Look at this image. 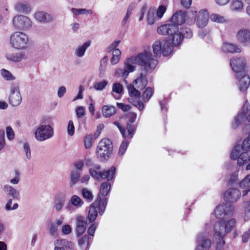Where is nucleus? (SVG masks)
I'll list each match as a JSON object with an SVG mask.
<instances>
[{
    "label": "nucleus",
    "mask_w": 250,
    "mask_h": 250,
    "mask_svg": "<svg viewBox=\"0 0 250 250\" xmlns=\"http://www.w3.org/2000/svg\"><path fill=\"white\" fill-rule=\"evenodd\" d=\"M151 52L144 51L139 53L136 56H133L125 61L123 68L118 69L115 73L116 76L121 75L124 78V82L127 83L125 79L128 76L130 72H132L136 70V66L134 65L136 64L140 66V69H143L146 72H150L152 69V63L146 62L148 61V57L151 54Z\"/></svg>",
    "instance_id": "f257e3e1"
},
{
    "label": "nucleus",
    "mask_w": 250,
    "mask_h": 250,
    "mask_svg": "<svg viewBox=\"0 0 250 250\" xmlns=\"http://www.w3.org/2000/svg\"><path fill=\"white\" fill-rule=\"evenodd\" d=\"M101 166L98 165H94L90 168L89 172L91 177L97 181L101 179H106L107 181L102 183L100 186V194L103 196H106L109 193L111 187V184L108 181L111 180L116 171V167L112 166L108 170L100 171Z\"/></svg>",
    "instance_id": "f03ea898"
},
{
    "label": "nucleus",
    "mask_w": 250,
    "mask_h": 250,
    "mask_svg": "<svg viewBox=\"0 0 250 250\" xmlns=\"http://www.w3.org/2000/svg\"><path fill=\"white\" fill-rule=\"evenodd\" d=\"M148 61H146L147 63L152 64L151 71L146 72L143 69H140L141 72L139 76L133 82L132 84H130L127 86L129 95L140 97L141 95L140 90H143L146 86L148 83L146 75L147 74L151 73L155 69L158 63L157 60L154 58L152 53L148 57Z\"/></svg>",
    "instance_id": "7ed1b4c3"
},
{
    "label": "nucleus",
    "mask_w": 250,
    "mask_h": 250,
    "mask_svg": "<svg viewBox=\"0 0 250 250\" xmlns=\"http://www.w3.org/2000/svg\"><path fill=\"white\" fill-rule=\"evenodd\" d=\"M178 31V27L173 24L168 23L159 26L157 28V32L162 35H167L166 41L169 42L176 46L179 45L180 37L179 34H175Z\"/></svg>",
    "instance_id": "20e7f679"
},
{
    "label": "nucleus",
    "mask_w": 250,
    "mask_h": 250,
    "mask_svg": "<svg viewBox=\"0 0 250 250\" xmlns=\"http://www.w3.org/2000/svg\"><path fill=\"white\" fill-rule=\"evenodd\" d=\"M107 204V199L106 198L102 199L100 195H98L96 200L89 207L87 215L89 222L92 223L96 220L98 215V209L99 214L102 215L105 210Z\"/></svg>",
    "instance_id": "39448f33"
},
{
    "label": "nucleus",
    "mask_w": 250,
    "mask_h": 250,
    "mask_svg": "<svg viewBox=\"0 0 250 250\" xmlns=\"http://www.w3.org/2000/svg\"><path fill=\"white\" fill-rule=\"evenodd\" d=\"M113 151V145L108 139H104L99 143L97 147V157L100 162L108 160Z\"/></svg>",
    "instance_id": "423d86ee"
},
{
    "label": "nucleus",
    "mask_w": 250,
    "mask_h": 250,
    "mask_svg": "<svg viewBox=\"0 0 250 250\" xmlns=\"http://www.w3.org/2000/svg\"><path fill=\"white\" fill-rule=\"evenodd\" d=\"M236 220L234 218H231L226 223L223 220L217 222L214 225V233L219 239L224 237L225 233H229L235 227Z\"/></svg>",
    "instance_id": "0eeeda50"
},
{
    "label": "nucleus",
    "mask_w": 250,
    "mask_h": 250,
    "mask_svg": "<svg viewBox=\"0 0 250 250\" xmlns=\"http://www.w3.org/2000/svg\"><path fill=\"white\" fill-rule=\"evenodd\" d=\"M28 38L26 34L16 32L10 37V43L12 47L17 49H23L26 47Z\"/></svg>",
    "instance_id": "6e6552de"
},
{
    "label": "nucleus",
    "mask_w": 250,
    "mask_h": 250,
    "mask_svg": "<svg viewBox=\"0 0 250 250\" xmlns=\"http://www.w3.org/2000/svg\"><path fill=\"white\" fill-rule=\"evenodd\" d=\"M174 45L167 41H157L153 45V51L156 56L163 54L167 56L172 52Z\"/></svg>",
    "instance_id": "1a4fd4ad"
},
{
    "label": "nucleus",
    "mask_w": 250,
    "mask_h": 250,
    "mask_svg": "<svg viewBox=\"0 0 250 250\" xmlns=\"http://www.w3.org/2000/svg\"><path fill=\"white\" fill-rule=\"evenodd\" d=\"M54 135L53 128L49 125H42L38 126L35 132V137L39 141H44Z\"/></svg>",
    "instance_id": "9d476101"
},
{
    "label": "nucleus",
    "mask_w": 250,
    "mask_h": 250,
    "mask_svg": "<svg viewBox=\"0 0 250 250\" xmlns=\"http://www.w3.org/2000/svg\"><path fill=\"white\" fill-rule=\"evenodd\" d=\"M32 23L31 20L25 16L19 15L13 18V26L18 30H27L31 27Z\"/></svg>",
    "instance_id": "9b49d317"
},
{
    "label": "nucleus",
    "mask_w": 250,
    "mask_h": 250,
    "mask_svg": "<svg viewBox=\"0 0 250 250\" xmlns=\"http://www.w3.org/2000/svg\"><path fill=\"white\" fill-rule=\"evenodd\" d=\"M10 103L14 106L19 105L21 102V97L18 83H12L10 86Z\"/></svg>",
    "instance_id": "f8f14e48"
},
{
    "label": "nucleus",
    "mask_w": 250,
    "mask_h": 250,
    "mask_svg": "<svg viewBox=\"0 0 250 250\" xmlns=\"http://www.w3.org/2000/svg\"><path fill=\"white\" fill-rule=\"evenodd\" d=\"M127 118L128 122L126 125V130L128 131L127 139H131L133 137L136 130L137 125L133 123L135 122L137 114L133 112H129L127 113Z\"/></svg>",
    "instance_id": "ddd939ff"
},
{
    "label": "nucleus",
    "mask_w": 250,
    "mask_h": 250,
    "mask_svg": "<svg viewBox=\"0 0 250 250\" xmlns=\"http://www.w3.org/2000/svg\"><path fill=\"white\" fill-rule=\"evenodd\" d=\"M236 37L238 42L244 46L250 44V30L247 28H242L236 33Z\"/></svg>",
    "instance_id": "4468645a"
},
{
    "label": "nucleus",
    "mask_w": 250,
    "mask_h": 250,
    "mask_svg": "<svg viewBox=\"0 0 250 250\" xmlns=\"http://www.w3.org/2000/svg\"><path fill=\"white\" fill-rule=\"evenodd\" d=\"M250 148V137H248L245 139L242 143L241 146L239 145L235 146L231 151L230 157L231 159L236 160L241 151H248Z\"/></svg>",
    "instance_id": "2eb2a0df"
},
{
    "label": "nucleus",
    "mask_w": 250,
    "mask_h": 250,
    "mask_svg": "<svg viewBox=\"0 0 250 250\" xmlns=\"http://www.w3.org/2000/svg\"><path fill=\"white\" fill-rule=\"evenodd\" d=\"M241 197L240 191L235 188L228 189L224 194V199L226 202L234 203L236 202Z\"/></svg>",
    "instance_id": "dca6fc26"
},
{
    "label": "nucleus",
    "mask_w": 250,
    "mask_h": 250,
    "mask_svg": "<svg viewBox=\"0 0 250 250\" xmlns=\"http://www.w3.org/2000/svg\"><path fill=\"white\" fill-rule=\"evenodd\" d=\"M246 60L243 57L232 58L230 60V65L236 73L241 72L245 68Z\"/></svg>",
    "instance_id": "f3484780"
},
{
    "label": "nucleus",
    "mask_w": 250,
    "mask_h": 250,
    "mask_svg": "<svg viewBox=\"0 0 250 250\" xmlns=\"http://www.w3.org/2000/svg\"><path fill=\"white\" fill-rule=\"evenodd\" d=\"M197 242L198 245L195 250H208L211 244V240L207 238L205 233L199 234L197 238Z\"/></svg>",
    "instance_id": "a211bd4d"
},
{
    "label": "nucleus",
    "mask_w": 250,
    "mask_h": 250,
    "mask_svg": "<svg viewBox=\"0 0 250 250\" xmlns=\"http://www.w3.org/2000/svg\"><path fill=\"white\" fill-rule=\"evenodd\" d=\"M208 11L206 9L201 10L198 12L196 18L197 26L199 28H204L208 24Z\"/></svg>",
    "instance_id": "6ab92c4d"
},
{
    "label": "nucleus",
    "mask_w": 250,
    "mask_h": 250,
    "mask_svg": "<svg viewBox=\"0 0 250 250\" xmlns=\"http://www.w3.org/2000/svg\"><path fill=\"white\" fill-rule=\"evenodd\" d=\"M36 20L41 23L46 24L52 22L53 20L52 15L44 11H38L34 14Z\"/></svg>",
    "instance_id": "aec40b11"
},
{
    "label": "nucleus",
    "mask_w": 250,
    "mask_h": 250,
    "mask_svg": "<svg viewBox=\"0 0 250 250\" xmlns=\"http://www.w3.org/2000/svg\"><path fill=\"white\" fill-rule=\"evenodd\" d=\"M76 232L78 237L81 236L85 231L87 222L84 217L83 216H78L77 217Z\"/></svg>",
    "instance_id": "412c9836"
},
{
    "label": "nucleus",
    "mask_w": 250,
    "mask_h": 250,
    "mask_svg": "<svg viewBox=\"0 0 250 250\" xmlns=\"http://www.w3.org/2000/svg\"><path fill=\"white\" fill-rule=\"evenodd\" d=\"M187 13L185 11L179 10L173 15L171 18V24L176 25L177 27L182 24L186 21Z\"/></svg>",
    "instance_id": "4be33fe9"
},
{
    "label": "nucleus",
    "mask_w": 250,
    "mask_h": 250,
    "mask_svg": "<svg viewBox=\"0 0 250 250\" xmlns=\"http://www.w3.org/2000/svg\"><path fill=\"white\" fill-rule=\"evenodd\" d=\"M236 78L239 79V88L241 92H245L249 87L250 84V77L248 75H245L242 76V74H238L236 75Z\"/></svg>",
    "instance_id": "5701e85b"
},
{
    "label": "nucleus",
    "mask_w": 250,
    "mask_h": 250,
    "mask_svg": "<svg viewBox=\"0 0 250 250\" xmlns=\"http://www.w3.org/2000/svg\"><path fill=\"white\" fill-rule=\"evenodd\" d=\"M249 107H250L249 104L246 101L244 104L241 112L234 119V123L232 124V127L233 128H235L240 125L246 114L250 110L249 109Z\"/></svg>",
    "instance_id": "b1692460"
},
{
    "label": "nucleus",
    "mask_w": 250,
    "mask_h": 250,
    "mask_svg": "<svg viewBox=\"0 0 250 250\" xmlns=\"http://www.w3.org/2000/svg\"><path fill=\"white\" fill-rule=\"evenodd\" d=\"M54 201L55 210L57 212L61 211L63 208L65 201L64 195L61 192L57 193L54 197Z\"/></svg>",
    "instance_id": "393cba45"
},
{
    "label": "nucleus",
    "mask_w": 250,
    "mask_h": 250,
    "mask_svg": "<svg viewBox=\"0 0 250 250\" xmlns=\"http://www.w3.org/2000/svg\"><path fill=\"white\" fill-rule=\"evenodd\" d=\"M222 49L224 52L231 53H239L242 51V48L239 45L229 42H224Z\"/></svg>",
    "instance_id": "a878e982"
},
{
    "label": "nucleus",
    "mask_w": 250,
    "mask_h": 250,
    "mask_svg": "<svg viewBox=\"0 0 250 250\" xmlns=\"http://www.w3.org/2000/svg\"><path fill=\"white\" fill-rule=\"evenodd\" d=\"M54 250H70L72 244L65 239L57 240L54 242Z\"/></svg>",
    "instance_id": "bb28decb"
},
{
    "label": "nucleus",
    "mask_w": 250,
    "mask_h": 250,
    "mask_svg": "<svg viewBox=\"0 0 250 250\" xmlns=\"http://www.w3.org/2000/svg\"><path fill=\"white\" fill-rule=\"evenodd\" d=\"M14 9L18 12L26 14L29 13L31 11V8L29 4L23 1H18L15 3Z\"/></svg>",
    "instance_id": "cd10ccee"
},
{
    "label": "nucleus",
    "mask_w": 250,
    "mask_h": 250,
    "mask_svg": "<svg viewBox=\"0 0 250 250\" xmlns=\"http://www.w3.org/2000/svg\"><path fill=\"white\" fill-rule=\"evenodd\" d=\"M237 159V164L241 167L250 161V150L245 151L239 153Z\"/></svg>",
    "instance_id": "c85d7f7f"
},
{
    "label": "nucleus",
    "mask_w": 250,
    "mask_h": 250,
    "mask_svg": "<svg viewBox=\"0 0 250 250\" xmlns=\"http://www.w3.org/2000/svg\"><path fill=\"white\" fill-rule=\"evenodd\" d=\"M3 189L6 195L11 197L13 199H18L20 196L19 191L9 185H4Z\"/></svg>",
    "instance_id": "c756f323"
},
{
    "label": "nucleus",
    "mask_w": 250,
    "mask_h": 250,
    "mask_svg": "<svg viewBox=\"0 0 250 250\" xmlns=\"http://www.w3.org/2000/svg\"><path fill=\"white\" fill-rule=\"evenodd\" d=\"M90 41L85 42L82 45L78 46L75 49V54L76 56L81 58L84 55L86 49L90 46Z\"/></svg>",
    "instance_id": "7c9ffc66"
},
{
    "label": "nucleus",
    "mask_w": 250,
    "mask_h": 250,
    "mask_svg": "<svg viewBox=\"0 0 250 250\" xmlns=\"http://www.w3.org/2000/svg\"><path fill=\"white\" fill-rule=\"evenodd\" d=\"M103 115L105 118H109L116 112V108L115 106L111 105H105L102 107Z\"/></svg>",
    "instance_id": "2f4dec72"
},
{
    "label": "nucleus",
    "mask_w": 250,
    "mask_h": 250,
    "mask_svg": "<svg viewBox=\"0 0 250 250\" xmlns=\"http://www.w3.org/2000/svg\"><path fill=\"white\" fill-rule=\"evenodd\" d=\"M175 34H179L180 37V41L179 42V44L181 43L183 38H191L192 36V33L191 29L187 27L181 29L179 31V28H178V31L176 32Z\"/></svg>",
    "instance_id": "473e14b6"
},
{
    "label": "nucleus",
    "mask_w": 250,
    "mask_h": 250,
    "mask_svg": "<svg viewBox=\"0 0 250 250\" xmlns=\"http://www.w3.org/2000/svg\"><path fill=\"white\" fill-rule=\"evenodd\" d=\"M130 97L128 99L129 102L140 111H142L144 108V104L142 102L137 100L140 97L132 96L131 95H130Z\"/></svg>",
    "instance_id": "72a5a7b5"
},
{
    "label": "nucleus",
    "mask_w": 250,
    "mask_h": 250,
    "mask_svg": "<svg viewBox=\"0 0 250 250\" xmlns=\"http://www.w3.org/2000/svg\"><path fill=\"white\" fill-rule=\"evenodd\" d=\"M6 58L7 60L14 62H20L22 59H24V55L23 53H9L6 54Z\"/></svg>",
    "instance_id": "f704fd0d"
},
{
    "label": "nucleus",
    "mask_w": 250,
    "mask_h": 250,
    "mask_svg": "<svg viewBox=\"0 0 250 250\" xmlns=\"http://www.w3.org/2000/svg\"><path fill=\"white\" fill-rule=\"evenodd\" d=\"M69 203L76 208H79L84 204V202L82 199L76 195L71 196Z\"/></svg>",
    "instance_id": "c9c22d12"
},
{
    "label": "nucleus",
    "mask_w": 250,
    "mask_h": 250,
    "mask_svg": "<svg viewBox=\"0 0 250 250\" xmlns=\"http://www.w3.org/2000/svg\"><path fill=\"white\" fill-rule=\"evenodd\" d=\"M153 94V90L150 87H147L145 88L142 94L140 97L142 98L144 102H147Z\"/></svg>",
    "instance_id": "e433bc0d"
},
{
    "label": "nucleus",
    "mask_w": 250,
    "mask_h": 250,
    "mask_svg": "<svg viewBox=\"0 0 250 250\" xmlns=\"http://www.w3.org/2000/svg\"><path fill=\"white\" fill-rule=\"evenodd\" d=\"M80 173L77 170H73L71 172L69 186L73 187L80 180Z\"/></svg>",
    "instance_id": "4c0bfd02"
},
{
    "label": "nucleus",
    "mask_w": 250,
    "mask_h": 250,
    "mask_svg": "<svg viewBox=\"0 0 250 250\" xmlns=\"http://www.w3.org/2000/svg\"><path fill=\"white\" fill-rule=\"evenodd\" d=\"M243 208L244 209V220L245 221H248L250 219V199L249 201L244 202Z\"/></svg>",
    "instance_id": "58836bf2"
},
{
    "label": "nucleus",
    "mask_w": 250,
    "mask_h": 250,
    "mask_svg": "<svg viewBox=\"0 0 250 250\" xmlns=\"http://www.w3.org/2000/svg\"><path fill=\"white\" fill-rule=\"evenodd\" d=\"M121 51L119 49H115L112 52V57L111 59V63L112 64H117L121 58Z\"/></svg>",
    "instance_id": "ea45409f"
},
{
    "label": "nucleus",
    "mask_w": 250,
    "mask_h": 250,
    "mask_svg": "<svg viewBox=\"0 0 250 250\" xmlns=\"http://www.w3.org/2000/svg\"><path fill=\"white\" fill-rule=\"evenodd\" d=\"M82 195L83 197L89 202H91L93 200L92 192L86 188H83L82 189Z\"/></svg>",
    "instance_id": "a19ab883"
},
{
    "label": "nucleus",
    "mask_w": 250,
    "mask_h": 250,
    "mask_svg": "<svg viewBox=\"0 0 250 250\" xmlns=\"http://www.w3.org/2000/svg\"><path fill=\"white\" fill-rule=\"evenodd\" d=\"M156 17L155 12L153 9H150L147 13V21L149 24L152 25L155 21Z\"/></svg>",
    "instance_id": "79ce46f5"
},
{
    "label": "nucleus",
    "mask_w": 250,
    "mask_h": 250,
    "mask_svg": "<svg viewBox=\"0 0 250 250\" xmlns=\"http://www.w3.org/2000/svg\"><path fill=\"white\" fill-rule=\"evenodd\" d=\"M0 73L2 77L7 81L14 80L15 77L12 75L11 72L5 69H2Z\"/></svg>",
    "instance_id": "37998d69"
},
{
    "label": "nucleus",
    "mask_w": 250,
    "mask_h": 250,
    "mask_svg": "<svg viewBox=\"0 0 250 250\" xmlns=\"http://www.w3.org/2000/svg\"><path fill=\"white\" fill-rule=\"evenodd\" d=\"M209 18L212 21L217 23H223L225 21V18L217 14H212Z\"/></svg>",
    "instance_id": "c03bdc74"
},
{
    "label": "nucleus",
    "mask_w": 250,
    "mask_h": 250,
    "mask_svg": "<svg viewBox=\"0 0 250 250\" xmlns=\"http://www.w3.org/2000/svg\"><path fill=\"white\" fill-rule=\"evenodd\" d=\"M107 85V82L105 80H103L101 82L96 83L93 84L94 88L97 91L103 90Z\"/></svg>",
    "instance_id": "a18cd8bd"
},
{
    "label": "nucleus",
    "mask_w": 250,
    "mask_h": 250,
    "mask_svg": "<svg viewBox=\"0 0 250 250\" xmlns=\"http://www.w3.org/2000/svg\"><path fill=\"white\" fill-rule=\"evenodd\" d=\"M243 7V5L241 1L235 0L232 2L231 6V9L233 11L241 10Z\"/></svg>",
    "instance_id": "49530a36"
},
{
    "label": "nucleus",
    "mask_w": 250,
    "mask_h": 250,
    "mask_svg": "<svg viewBox=\"0 0 250 250\" xmlns=\"http://www.w3.org/2000/svg\"><path fill=\"white\" fill-rule=\"evenodd\" d=\"M223 205H219L214 210V214L217 218H221L225 216L224 208Z\"/></svg>",
    "instance_id": "de8ad7c7"
},
{
    "label": "nucleus",
    "mask_w": 250,
    "mask_h": 250,
    "mask_svg": "<svg viewBox=\"0 0 250 250\" xmlns=\"http://www.w3.org/2000/svg\"><path fill=\"white\" fill-rule=\"evenodd\" d=\"M134 7V6L132 4L129 5V6H128L126 11V15L122 21V26H125V24L126 23L129 17L131 14L132 11L133 10Z\"/></svg>",
    "instance_id": "09e8293b"
},
{
    "label": "nucleus",
    "mask_w": 250,
    "mask_h": 250,
    "mask_svg": "<svg viewBox=\"0 0 250 250\" xmlns=\"http://www.w3.org/2000/svg\"><path fill=\"white\" fill-rule=\"evenodd\" d=\"M239 186L242 188H250V174L245 177V178L240 183Z\"/></svg>",
    "instance_id": "8fccbe9b"
},
{
    "label": "nucleus",
    "mask_w": 250,
    "mask_h": 250,
    "mask_svg": "<svg viewBox=\"0 0 250 250\" xmlns=\"http://www.w3.org/2000/svg\"><path fill=\"white\" fill-rule=\"evenodd\" d=\"M224 208L225 215H232L234 210V207L231 205L222 204Z\"/></svg>",
    "instance_id": "3c124183"
},
{
    "label": "nucleus",
    "mask_w": 250,
    "mask_h": 250,
    "mask_svg": "<svg viewBox=\"0 0 250 250\" xmlns=\"http://www.w3.org/2000/svg\"><path fill=\"white\" fill-rule=\"evenodd\" d=\"M113 124L118 128L123 137L124 138H127L128 131L126 132L125 128L123 127L118 122L115 121Z\"/></svg>",
    "instance_id": "603ef678"
},
{
    "label": "nucleus",
    "mask_w": 250,
    "mask_h": 250,
    "mask_svg": "<svg viewBox=\"0 0 250 250\" xmlns=\"http://www.w3.org/2000/svg\"><path fill=\"white\" fill-rule=\"evenodd\" d=\"M129 144V142L127 140H125L122 142L119 148V155L120 156H122L125 153L126 151L128 145Z\"/></svg>",
    "instance_id": "864d4df0"
},
{
    "label": "nucleus",
    "mask_w": 250,
    "mask_h": 250,
    "mask_svg": "<svg viewBox=\"0 0 250 250\" xmlns=\"http://www.w3.org/2000/svg\"><path fill=\"white\" fill-rule=\"evenodd\" d=\"M215 239L217 240L216 250H224V246L225 244V241L223 240L224 237L219 239L214 234Z\"/></svg>",
    "instance_id": "5fc2aeb1"
},
{
    "label": "nucleus",
    "mask_w": 250,
    "mask_h": 250,
    "mask_svg": "<svg viewBox=\"0 0 250 250\" xmlns=\"http://www.w3.org/2000/svg\"><path fill=\"white\" fill-rule=\"evenodd\" d=\"M5 146V132L2 129H0V151L4 148Z\"/></svg>",
    "instance_id": "6e6d98bb"
},
{
    "label": "nucleus",
    "mask_w": 250,
    "mask_h": 250,
    "mask_svg": "<svg viewBox=\"0 0 250 250\" xmlns=\"http://www.w3.org/2000/svg\"><path fill=\"white\" fill-rule=\"evenodd\" d=\"M6 133L8 139L10 141L13 140L15 138L14 132L10 126H8L6 128Z\"/></svg>",
    "instance_id": "4d7b16f0"
},
{
    "label": "nucleus",
    "mask_w": 250,
    "mask_h": 250,
    "mask_svg": "<svg viewBox=\"0 0 250 250\" xmlns=\"http://www.w3.org/2000/svg\"><path fill=\"white\" fill-rule=\"evenodd\" d=\"M112 91L118 94H121L123 91V87L119 83H114L112 85Z\"/></svg>",
    "instance_id": "13d9d810"
},
{
    "label": "nucleus",
    "mask_w": 250,
    "mask_h": 250,
    "mask_svg": "<svg viewBox=\"0 0 250 250\" xmlns=\"http://www.w3.org/2000/svg\"><path fill=\"white\" fill-rule=\"evenodd\" d=\"M92 135L89 134L86 135L84 139V147L86 149L89 148L92 146Z\"/></svg>",
    "instance_id": "bf43d9fd"
},
{
    "label": "nucleus",
    "mask_w": 250,
    "mask_h": 250,
    "mask_svg": "<svg viewBox=\"0 0 250 250\" xmlns=\"http://www.w3.org/2000/svg\"><path fill=\"white\" fill-rule=\"evenodd\" d=\"M12 203V200L9 199L5 205V208L6 210H15L18 208L19 205L17 203L14 204L13 206L11 207Z\"/></svg>",
    "instance_id": "052dcab7"
},
{
    "label": "nucleus",
    "mask_w": 250,
    "mask_h": 250,
    "mask_svg": "<svg viewBox=\"0 0 250 250\" xmlns=\"http://www.w3.org/2000/svg\"><path fill=\"white\" fill-rule=\"evenodd\" d=\"M167 10L166 7L164 5L159 6L157 11V16L159 19H161Z\"/></svg>",
    "instance_id": "680f3d73"
},
{
    "label": "nucleus",
    "mask_w": 250,
    "mask_h": 250,
    "mask_svg": "<svg viewBox=\"0 0 250 250\" xmlns=\"http://www.w3.org/2000/svg\"><path fill=\"white\" fill-rule=\"evenodd\" d=\"M75 127L72 121L70 120L68 122L67 125V133L69 135L73 136L74 134Z\"/></svg>",
    "instance_id": "e2e57ef3"
},
{
    "label": "nucleus",
    "mask_w": 250,
    "mask_h": 250,
    "mask_svg": "<svg viewBox=\"0 0 250 250\" xmlns=\"http://www.w3.org/2000/svg\"><path fill=\"white\" fill-rule=\"evenodd\" d=\"M58 227L53 223H51L49 227V231L50 235L52 236L57 233Z\"/></svg>",
    "instance_id": "0e129e2a"
},
{
    "label": "nucleus",
    "mask_w": 250,
    "mask_h": 250,
    "mask_svg": "<svg viewBox=\"0 0 250 250\" xmlns=\"http://www.w3.org/2000/svg\"><path fill=\"white\" fill-rule=\"evenodd\" d=\"M23 149L26 154V156L28 159H30L31 157L30 148L29 145L25 143L23 145Z\"/></svg>",
    "instance_id": "69168bd1"
},
{
    "label": "nucleus",
    "mask_w": 250,
    "mask_h": 250,
    "mask_svg": "<svg viewBox=\"0 0 250 250\" xmlns=\"http://www.w3.org/2000/svg\"><path fill=\"white\" fill-rule=\"evenodd\" d=\"M76 115L78 118H82L85 115V109L83 106L78 107L76 110Z\"/></svg>",
    "instance_id": "338daca9"
},
{
    "label": "nucleus",
    "mask_w": 250,
    "mask_h": 250,
    "mask_svg": "<svg viewBox=\"0 0 250 250\" xmlns=\"http://www.w3.org/2000/svg\"><path fill=\"white\" fill-rule=\"evenodd\" d=\"M250 238V229L246 231L242 236V241L244 243H247Z\"/></svg>",
    "instance_id": "774afa93"
}]
</instances>
